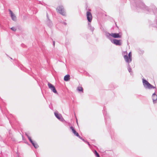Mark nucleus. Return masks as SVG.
<instances>
[{"instance_id": "4468645a", "label": "nucleus", "mask_w": 157, "mask_h": 157, "mask_svg": "<svg viewBox=\"0 0 157 157\" xmlns=\"http://www.w3.org/2000/svg\"><path fill=\"white\" fill-rule=\"evenodd\" d=\"M55 115L56 117L58 119H60V116L57 113H55Z\"/></svg>"}, {"instance_id": "1a4fd4ad", "label": "nucleus", "mask_w": 157, "mask_h": 157, "mask_svg": "<svg viewBox=\"0 0 157 157\" xmlns=\"http://www.w3.org/2000/svg\"><path fill=\"white\" fill-rule=\"evenodd\" d=\"M70 128L71 129L72 132H73V133L75 135L77 136H79L78 133L74 129V128L72 126Z\"/></svg>"}, {"instance_id": "ddd939ff", "label": "nucleus", "mask_w": 157, "mask_h": 157, "mask_svg": "<svg viewBox=\"0 0 157 157\" xmlns=\"http://www.w3.org/2000/svg\"><path fill=\"white\" fill-rule=\"evenodd\" d=\"M32 144L34 146V147L36 148H38L39 147V146L38 145V144L34 142Z\"/></svg>"}, {"instance_id": "f257e3e1", "label": "nucleus", "mask_w": 157, "mask_h": 157, "mask_svg": "<svg viewBox=\"0 0 157 157\" xmlns=\"http://www.w3.org/2000/svg\"><path fill=\"white\" fill-rule=\"evenodd\" d=\"M57 12L65 16L66 15V12L65 11L64 8L63 6H58L56 9Z\"/></svg>"}, {"instance_id": "9b49d317", "label": "nucleus", "mask_w": 157, "mask_h": 157, "mask_svg": "<svg viewBox=\"0 0 157 157\" xmlns=\"http://www.w3.org/2000/svg\"><path fill=\"white\" fill-rule=\"evenodd\" d=\"M70 79V75H66L64 77V80L65 81H68Z\"/></svg>"}, {"instance_id": "6ab92c4d", "label": "nucleus", "mask_w": 157, "mask_h": 157, "mask_svg": "<svg viewBox=\"0 0 157 157\" xmlns=\"http://www.w3.org/2000/svg\"><path fill=\"white\" fill-rule=\"evenodd\" d=\"M77 137H79L83 141H84V140L82 138V137H81V136H80L79 135V136H77Z\"/></svg>"}, {"instance_id": "9d476101", "label": "nucleus", "mask_w": 157, "mask_h": 157, "mask_svg": "<svg viewBox=\"0 0 157 157\" xmlns=\"http://www.w3.org/2000/svg\"><path fill=\"white\" fill-rule=\"evenodd\" d=\"M124 58L126 62L129 63L131 61V60H130L129 58L127 55H124Z\"/></svg>"}, {"instance_id": "aec40b11", "label": "nucleus", "mask_w": 157, "mask_h": 157, "mask_svg": "<svg viewBox=\"0 0 157 157\" xmlns=\"http://www.w3.org/2000/svg\"><path fill=\"white\" fill-rule=\"evenodd\" d=\"M53 45L54 46H55V42L54 41L53 42Z\"/></svg>"}, {"instance_id": "0eeeda50", "label": "nucleus", "mask_w": 157, "mask_h": 157, "mask_svg": "<svg viewBox=\"0 0 157 157\" xmlns=\"http://www.w3.org/2000/svg\"><path fill=\"white\" fill-rule=\"evenodd\" d=\"M121 40H117L116 39H113V43L114 44H116L117 45H121Z\"/></svg>"}, {"instance_id": "423d86ee", "label": "nucleus", "mask_w": 157, "mask_h": 157, "mask_svg": "<svg viewBox=\"0 0 157 157\" xmlns=\"http://www.w3.org/2000/svg\"><path fill=\"white\" fill-rule=\"evenodd\" d=\"M9 11L10 12V14L12 19L13 21H15L16 19V17L15 15L10 10H9Z\"/></svg>"}, {"instance_id": "f03ea898", "label": "nucleus", "mask_w": 157, "mask_h": 157, "mask_svg": "<svg viewBox=\"0 0 157 157\" xmlns=\"http://www.w3.org/2000/svg\"><path fill=\"white\" fill-rule=\"evenodd\" d=\"M143 85L145 87L148 88L149 89H151L154 88L152 85L150 84L145 79H143Z\"/></svg>"}, {"instance_id": "20e7f679", "label": "nucleus", "mask_w": 157, "mask_h": 157, "mask_svg": "<svg viewBox=\"0 0 157 157\" xmlns=\"http://www.w3.org/2000/svg\"><path fill=\"white\" fill-rule=\"evenodd\" d=\"M48 85L49 88L55 93L58 94L54 86L50 83H48Z\"/></svg>"}, {"instance_id": "f3484780", "label": "nucleus", "mask_w": 157, "mask_h": 157, "mask_svg": "<svg viewBox=\"0 0 157 157\" xmlns=\"http://www.w3.org/2000/svg\"><path fill=\"white\" fill-rule=\"evenodd\" d=\"M11 29L12 30H13V31H15L17 30L16 28L14 27H12V28H11Z\"/></svg>"}, {"instance_id": "39448f33", "label": "nucleus", "mask_w": 157, "mask_h": 157, "mask_svg": "<svg viewBox=\"0 0 157 157\" xmlns=\"http://www.w3.org/2000/svg\"><path fill=\"white\" fill-rule=\"evenodd\" d=\"M86 17L88 21L91 22L92 18L91 13L89 12H87L86 13Z\"/></svg>"}, {"instance_id": "dca6fc26", "label": "nucleus", "mask_w": 157, "mask_h": 157, "mask_svg": "<svg viewBox=\"0 0 157 157\" xmlns=\"http://www.w3.org/2000/svg\"><path fill=\"white\" fill-rule=\"evenodd\" d=\"M128 57L129 58L130 60H132V54L131 52H129L128 54Z\"/></svg>"}, {"instance_id": "a211bd4d", "label": "nucleus", "mask_w": 157, "mask_h": 157, "mask_svg": "<svg viewBox=\"0 0 157 157\" xmlns=\"http://www.w3.org/2000/svg\"><path fill=\"white\" fill-rule=\"evenodd\" d=\"M28 136V139H29V140H30V142H31L32 143L33 142V141H32V139H31V137H30V136Z\"/></svg>"}, {"instance_id": "7ed1b4c3", "label": "nucleus", "mask_w": 157, "mask_h": 157, "mask_svg": "<svg viewBox=\"0 0 157 157\" xmlns=\"http://www.w3.org/2000/svg\"><path fill=\"white\" fill-rule=\"evenodd\" d=\"M109 35L113 37L114 38H121V33H109Z\"/></svg>"}, {"instance_id": "2eb2a0df", "label": "nucleus", "mask_w": 157, "mask_h": 157, "mask_svg": "<svg viewBox=\"0 0 157 157\" xmlns=\"http://www.w3.org/2000/svg\"><path fill=\"white\" fill-rule=\"evenodd\" d=\"M94 153L97 157H100L99 155L96 150L94 151Z\"/></svg>"}, {"instance_id": "6e6552de", "label": "nucleus", "mask_w": 157, "mask_h": 157, "mask_svg": "<svg viewBox=\"0 0 157 157\" xmlns=\"http://www.w3.org/2000/svg\"><path fill=\"white\" fill-rule=\"evenodd\" d=\"M152 98L153 102L154 103H156L157 101V95L155 93L152 94Z\"/></svg>"}, {"instance_id": "f8f14e48", "label": "nucleus", "mask_w": 157, "mask_h": 157, "mask_svg": "<svg viewBox=\"0 0 157 157\" xmlns=\"http://www.w3.org/2000/svg\"><path fill=\"white\" fill-rule=\"evenodd\" d=\"M77 90L79 92H83V90L82 87L81 86H78L77 87Z\"/></svg>"}]
</instances>
